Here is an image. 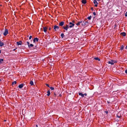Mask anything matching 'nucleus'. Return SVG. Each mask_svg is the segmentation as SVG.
<instances>
[{"instance_id": "22", "label": "nucleus", "mask_w": 127, "mask_h": 127, "mask_svg": "<svg viewBox=\"0 0 127 127\" xmlns=\"http://www.w3.org/2000/svg\"><path fill=\"white\" fill-rule=\"evenodd\" d=\"M61 36L62 37V38H63L64 36V34L63 33H61Z\"/></svg>"}, {"instance_id": "7", "label": "nucleus", "mask_w": 127, "mask_h": 127, "mask_svg": "<svg viewBox=\"0 0 127 127\" xmlns=\"http://www.w3.org/2000/svg\"><path fill=\"white\" fill-rule=\"evenodd\" d=\"M39 40L38 38L37 37L33 39V41L34 42H35L36 41L37 42H38Z\"/></svg>"}, {"instance_id": "41", "label": "nucleus", "mask_w": 127, "mask_h": 127, "mask_svg": "<svg viewBox=\"0 0 127 127\" xmlns=\"http://www.w3.org/2000/svg\"><path fill=\"white\" fill-rule=\"evenodd\" d=\"M36 127H38V126H37V125H36Z\"/></svg>"}, {"instance_id": "17", "label": "nucleus", "mask_w": 127, "mask_h": 127, "mask_svg": "<svg viewBox=\"0 0 127 127\" xmlns=\"http://www.w3.org/2000/svg\"><path fill=\"white\" fill-rule=\"evenodd\" d=\"M3 45V43L2 42L0 41V46H2Z\"/></svg>"}, {"instance_id": "29", "label": "nucleus", "mask_w": 127, "mask_h": 127, "mask_svg": "<svg viewBox=\"0 0 127 127\" xmlns=\"http://www.w3.org/2000/svg\"><path fill=\"white\" fill-rule=\"evenodd\" d=\"M46 85L47 86V87H49V84H46Z\"/></svg>"}, {"instance_id": "9", "label": "nucleus", "mask_w": 127, "mask_h": 127, "mask_svg": "<svg viewBox=\"0 0 127 127\" xmlns=\"http://www.w3.org/2000/svg\"><path fill=\"white\" fill-rule=\"evenodd\" d=\"M22 42L21 41H20L19 42H17L16 43L18 45H21L22 44Z\"/></svg>"}, {"instance_id": "27", "label": "nucleus", "mask_w": 127, "mask_h": 127, "mask_svg": "<svg viewBox=\"0 0 127 127\" xmlns=\"http://www.w3.org/2000/svg\"><path fill=\"white\" fill-rule=\"evenodd\" d=\"M50 87V89L51 90H54V87Z\"/></svg>"}, {"instance_id": "28", "label": "nucleus", "mask_w": 127, "mask_h": 127, "mask_svg": "<svg viewBox=\"0 0 127 127\" xmlns=\"http://www.w3.org/2000/svg\"><path fill=\"white\" fill-rule=\"evenodd\" d=\"M72 22L73 23H75V20H73L72 21Z\"/></svg>"}, {"instance_id": "42", "label": "nucleus", "mask_w": 127, "mask_h": 127, "mask_svg": "<svg viewBox=\"0 0 127 127\" xmlns=\"http://www.w3.org/2000/svg\"><path fill=\"white\" fill-rule=\"evenodd\" d=\"M1 80L0 79V82L1 81Z\"/></svg>"}, {"instance_id": "35", "label": "nucleus", "mask_w": 127, "mask_h": 127, "mask_svg": "<svg viewBox=\"0 0 127 127\" xmlns=\"http://www.w3.org/2000/svg\"><path fill=\"white\" fill-rule=\"evenodd\" d=\"M84 94V95H85V96H86L87 95V94L86 93H85Z\"/></svg>"}, {"instance_id": "24", "label": "nucleus", "mask_w": 127, "mask_h": 127, "mask_svg": "<svg viewBox=\"0 0 127 127\" xmlns=\"http://www.w3.org/2000/svg\"><path fill=\"white\" fill-rule=\"evenodd\" d=\"M16 84V81H14V82H13L12 84Z\"/></svg>"}, {"instance_id": "3", "label": "nucleus", "mask_w": 127, "mask_h": 127, "mask_svg": "<svg viewBox=\"0 0 127 127\" xmlns=\"http://www.w3.org/2000/svg\"><path fill=\"white\" fill-rule=\"evenodd\" d=\"M8 30L6 29H5V30L4 31V32L3 33V35L4 36H6L8 34Z\"/></svg>"}, {"instance_id": "2", "label": "nucleus", "mask_w": 127, "mask_h": 127, "mask_svg": "<svg viewBox=\"0 0 127 127\" xmlns=\"http://www.w3.org/2000/svg\"><path fill=\"white\" fill-rule=\"evenodd\" d=\"M63 28L66 31H67L69 27L67 24L65 26H64L63 27Z\"/></svg>"}, {"instance_id": "45", "label": "nucleus", "mask_w": 127, "mask_h": 127, "mask_svg": "<svg viewBox=\"0 0 127 127\" xmlns=\"http://www.w3.org/2000/svg\"><path fill=\"white\" fill-rule=\"evenodd\" d=\"M93 9V8H92L91 9Z\"/></svg>"}, {"instance_id": "4", "label": "nucleus", "mask_w": 127, "mask_h": 127, "mask_svg": "<svg viewBox=\"0 0 127 127\" xmlns=\"http://www.w3.org/2000/svg\"><path fill=\"white\" fill-rule=\"evenodd\" d=\"M69 25H70L69 26V27L70 28H72L74 26V24L73 23H72L71 22H70L69 23Z\"/></svg>"}, {"instance_id": "1", "label": "nucleus", "mask_w": 127, "mask_h": 127, "mask_svg": "<svg viewBox=\"0 0 127 127\" xmlns=\"http://www.w3.org/2000/svg\"><path fill=\"white\" fill-rule=\"evenodd\" d=\"M116 62V61L114 60H111V61H109L108 62V63L109 64H110L112 65L114 63H115Z\"/></svg>"}, {"instance_id": "30", "label": "nucleus", "mask_w": 127, "mask_h": 127, "mask_svg": "<svg viewBox=\"0 0 127 127\" xmlns=\"http://www.w3.org/2000/svg\"><path fill=\"white\" fill-rule=\"evenodd\" d=\"M117 117L118 118H120V116H118V114L117 115Z\"/></svg>"}, {"instance_id": "31", "label": "nucleus", "mask_w": 127, "mask_h": 127, "mask_svg": "<svg viewBox=\"0 0 127 127\" xmlns=\"http://www.w3.org/2000/svg\"><path fill=\"white\" fill-rule=\"evenodd\" d=\"M125 16L126 17L127 16V12L125 14Z\"/></svg>"}, {"instance_id": "34", "label": "nucleus", "mask_w": 127, "mask_h": 127, "mask_svg": "<svg viewBox=\"0 0 127 127\" xmlns=\"http://www.w3.org/2000/svg\"><path fill=\"white\" fill-rule=\"evenodd\" d=\"M125 72L126 73H127V69L125 70Z\"/></svg>"}, {"instance_id": "36", "label": "nucleus", "mask_w": 127, "mask_h": 127, "mask_svg": "<svg viewBox=\"0 0 127 127\" xmlns=\"http://www.w3.org/2000/svg\"><path fill=\"white\" fill-rule=\"evenodd\" d=\"M105 112L106 114H107L108 113V112L107 111H105Z\"/></svg>"}, {"instance_id": "8", "label": "nucleus", "mask_w": 127, "mask_h": 127, "mask_svg": "<svg viewBox=\"0 0 127 127\" xmlns=\"http://www.w3.org/2000/svg\"><path fill=\"white\" fill-rule=\"evenodd\" d=\"M64 22L62 21L59 23V25L60 26H62L64 25Z\"/></svg>"}, {"instance_id": "5", "label": "nucleus", "mask_w": 127, "mask_h": 127, "mask_svg": "<svg viewBox=\"0 0 127 127\" xmlns=\"http://www.w3.org/2000/svg\"><path fill=\"white\" fill-rule=\"evenodd\" d=\"M93 3L94 4H95V7H96L97 6V4H98V3H97V2L95 0H94L93 1Z\"/></svg>"}, {"instance_id": "39", "label": "nucleus", "mask_w": 127, "mask_h": 127, "mask_svg": "<svg viewBox=\"0 0 127 127\" xmlns=\"http://www.w3.org/2000/svg\"><path fill=\"white\" fill-rule=\"evenodd\" d=\"M125 49H127V46H126V48H125Z\"/></svg>"}, {"instance_id": "21", "label": "nucleus", "mask_w": 127, "mask_h": 127, "mask_svg": "<svg viewBox=\"0 0 127 127\" xmlns=\"http://www.w3.org/2000/svg\"><path fill=\"white\" fill-rule=\"evenodd\" d=\"M124 49V46L123 45H122L121 46V47L120 48V49L121 50H122Z\"/></svg>"}, {"instance_id": "16", "label": "nucleus", "mask_w": 127, "mask_h": 127, "mask_svg": "<svg viewBox=\"0 0 127 127\" xmlns=\"http://www.w3.org/2000/svg\"><path fill=\"white\" fill-rule=\"evenodd\" d=\"M3 61V59H0V64L2 63V62Z\"/></svg>"}, {"instance_id": "25", "label": "nucleus", "mask_w": 127, "mask_h": 127, "mask_svg": "<svg viewBox=\"0 0 127 127\" xmlns=\"http://www.w3.org/2000/svg\"><path fill=\"white\" fill-rule=\"evenodd\" d=\"M27 44L28 45V47H30V43L29 42H27Z\"/></svg>"}, {"instance_id": "32", "label": "nucleus", "mask_w": 127, "mask_h": 127, "mask_svg": "<svg viewBox=\"0 0 127 127\" xmlns=\"http://www.w3.org/2000/svg\"><path fill=\"white\" fill-rule=\"evenodd\" d=\"M32 37V36H30V37H29V39H31V38Z\"/></svg>"}, {"instance_id": "6", "label": "nucleus", "mask_w": 127, "mask_h": 127, "mask_svg": "<svg viewBox=\"0 0 127 127\" xmlns=\"http://www.w3.org/2000/svg\"><path fill=\"white\" fill-rule=\"evenodd\" d=\"M54 29L55 31H57V30L59 29V27L58 26L56 25H55L54 26Z\"/></svg>"}, {"instance_id": "12", "label": "nucleus", "mask_w": 127, "mask_h": 127, "mask_svg": "<svg viewBox=\"0 0 127 127\" xmlns=\"http://www.w3.org/2000/svg\"><path fill=\"white\" fill-rule=\"evenodd\" d=\"M79 95H81L82 97H84V95L82 93H78Z\"/></svg>"}, {"instance_id": "37", "label": "nucleus", "mask_w": 127, "mask_h": 127, "mask_svg": "<svg viewBox=\"0 0 127 127\" xmlns=\"http://www.w3.org/2000/svg\"><path fill=\"white\" fill-rule=\"evenodd\" d=\"M49 30H51V28H49Z\"/></svg>"}, {"instance_id": "11", "label": "nucleus", "mask_w": 127, "mask_h": 127, "mask_svg": "<svg viewBox=\"0 0 127 127\" xmlns=\"http://www.w3.org/2000/svg\"><path fill=\"white\" fill-rule=\"evenodd\" d=\"M43 29L44 31L46 32L47 31V28L46 27H44L43 28Z\"/></svg>"}, {"instance_id": "19", "label": "nucleus", "mask_w": 127, "mask_h": 127, "mask_svg": "<svg viewBox=\"0 0 127 127\" xmlns=\"http://www.w3.org/2000/svg\"><path fill=\"white\" fill-rule=\"evenodd\" d=\"M94 59L96 60H98L99 61L100 60V59L97 57L95 58Z\"/></svg>"}, {"instance_id": "33", "label": "nucleus", "mask_w": 127, "mask_h": 127, "mask_svg": "<svg viewBox=\"0 0 127 127\" xmlns=\"http://www.w3.org/2000/svg\"><path fill=\"white\" fill-rule=\"evenodd\" d=\"M93 15H96V13L95 12H94L93 13Z\"/></svg>"}, {"instance_id": "10", "label": "nucleus", "mask_w": 127, "mask_h": 127, "mask_svg": "<svg viewBox=\"0 0 127 127\" xmlns=\"http://www.w3.org/2000/svg\"><path fill=\"white\" fill-rule=\"evenodd\" d=\"M24 84H21L19 85L18 87L19 88H22L24 86Z\"/></svg>"}, {"instance_id": "26", "label": "nucleus", "mask_w": 127, "mask_h": 127, "mask_svg": "<svg viewBox=\"0 0 127 127\" xmlns=\"http://www.w3.org/2000/svg\"><path fill=\"white\" fill-rule=\"evenodd\" d=\"M30 48L31 47H32L33 46V45L32 44H31L30 45Z\"/></svg>"}, {"instance_id": "44", "label": "nucleus", "mask_w": 127, "mask_h": 127, "mask_svg": "<svg viewBox=\"0 0 127 127\" xmlns=\"http://www.w3.org/2000/svg\"><path fill=\"white\" fill-rule=\"evenodd\" d=\"M98 0V1H100V0Z\"/></svg>"}, {"instance_id": "47", "label": "nucleus", "mask_w": 127, "mask_h": 127, "mask_svg": "<svg viewBox=\"0 0 127 127\" xmlns=\"http://www.w3.org/2000/svg\"><path fill=\"white\" fill-rule=\"evenodd\" d=\"M93 9V8H92L91 9Z\"/></svg>"}, {"instance_id": "14", "label": "nucleus", "mask_w": 127, "mask_h": 127, "mask_svg": "<svg viewBox=\"0 0 127 127\" xmlns=\"http://www.w3.org/2000/svg\"><path fill=\"white\" fill-rule=\"evenodd\" d=\"M121 34L123 36H125L126 35V33L125 32H123L121 33Z\"/></svg>"}, {"instance_id": "20", "label": "nucleus", "mask_w": 127, "mask_h": 127, "mask_svg": "<svg viewBox=\"0 0 127 127\" xmlns=\"http://www.w3.org/2000/svg\"><path fill=\"white\" fill-rule=\"evenodd\" d=\"M30 84L31 85H33V82L32 81H31L30 82Z\"/></svg>"}, {"instance_id": "43", "label": "nucleus", "mask_w": 127, "mask_h": 127, "mask_svg": "<svg viewBox=\"0 0 127 127\" xmlns=\"http://www.w3.org/2000/svg\"><path fill=\"white\" fill-rule=\"evenodd\" d=\"M1 53V52L0 51V54Z\"/></svg>"}, {"instance_id": "40", "label": "nucleus", "mask_w": 127, "mask_h": 127, "mask_svg": "<svg viewBox=\"0 0 127 127\" xmlns=\"http://www.w3.org/2000/svg\"><path fill=\"white\" fill-rule=\"evenodd\" d=\"M15 49H14L13 50V51H15Z\"/></svg>"}, {"instance_id": "18", "label": "nucleus", "mask_w": 127, "mask_h": 127, "mask_svg": "<svg viewBox=\"0 0 127 127\" xmlns=\"http://www.w3.org/2000/svg\"><path fill=\"white\" fill-rule=\"evenodd\" d=\"M47 95L48 96H49L50 94V92L49 91H48L47 92Z\"/></svg>"}, {"instance_id": "15", "label": "nucleus", "mask_w": 127, "mask_h": 127, "mask_svg": "<svg viewBox=\"0 0 127 127\" xmlns=\"http://www.w3.org/2000/svg\"><path fill=\"white\" fill-rule=\"evenodd\" d=\"M82 21H80V22H79L78 23H77L76 24V25L77 26H79L80 25V23H82Z\"/></svg>"}, {"instance_id": "38", "label": "nucleus", "mask_w": 127, "mask_h": 127, "mask_svg": "<svg viewBox=\"0 0 127 127\" xmlns=\"http://www.w3.org/2000/svg\"><path fill=\"white\" fill-rule=\"evenodd\" d=\"M107 102L108 103H110V102L108 101H107Z\"/></svg>"}, {"instance_id": "13", "label": "nucleus", "mask_w": 127, "mask_h": 127, "mask_svg": "<svg viewBox=\"0 0 127 127\" xmlns=\"http://www.w3.org/2000/svg\"><path fill=\"white\" fill-rule=\"evenodd\" d=\"M82 3L85 4L87 2L86 0H82Z\"/></svg>"}, {"instance_id": "46", "label": "nucleus", "mask_w": 127, "mask_h": 127, "mask_svg": "<svg viewBox=\"0 0 127 127\" xmlns=\"http://www.w3.org/2000/svg\"><path fill=\"white\" fill-rule=\"evenodd\" d=\"M93 9V8H92L91 9Z\"/></svg>"}, {"instance_id": "23", "label": "nucleus", "mask_w": 127, "mask_h": 127, "mask_svg": "<svg viewBox=\"0 0 127 127\" xmlns=\"http://www.w3.org/2000/svg\"><path fill=\"white\" fill-rule=\"evenodd\" d=\"M91 18H92V16H90L89 17H88L87 18L89 20H90V19H91Z\"/></svg>"}]
</instances>
